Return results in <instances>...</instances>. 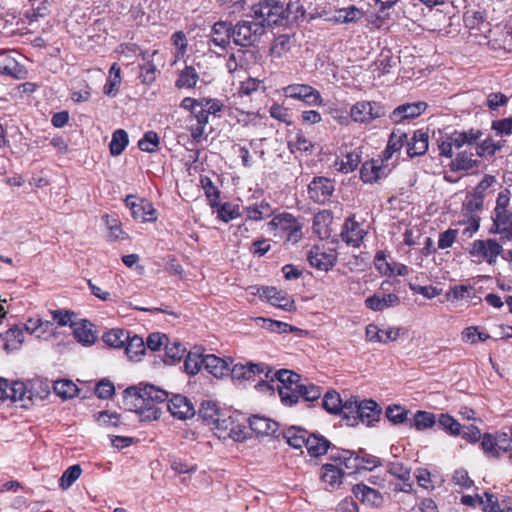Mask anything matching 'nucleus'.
Returning a JSON list of instances; mask_svg holds the SVG:
<instances>
[{"label": "nucleus", "mask_w": 512, "mask_h": 512, "mask_svg": "<svg viewBox=\"0 0 512 512\" xmlns=\"http://www.w3.org/2000/svg\"><path fill=\"white\" fill-rule=\"evenodd\" d=\"M286 9L277 0H262L252 7V20L239 22L235 25L228 38L236 45L250 46L264 34L266 26L278 25L283 22Z\"/></svg>", "instance_id": "nucleus-1"}, {"label": "nucleus", "mask_w": 512, "mask_h": 512, "mask_svg": "<svg viewBox=\"0 0 512 512\" xmlns=\"http://www.w3.org/2000/svg\"><path fill=\"white\" fill-rule=\"evenodd\" d=\"M271 224L274 226L275 235L283 239L285 243H299L304 236L303 223L289 212H282L275 216Z\"/></svg>", "instance_id": "nucleus-2"}, {"label": "nucleus", "mask_w": 512, "mask_h": 512, "mask_svg": "<svg viewBox=\"0 0 512 512\" xmlns=\"http://www.w3.org/2000/svg\"><path fill=\"white\" fill-rule=\"evenodd\" d=\"M387 114V108L380 101L360 100L354 103L350 109L351 120L357 123L369 125L376 119L383 118Z\"/></svg>", "instance_id": "nucleus-3"}, {"label": "nucleus", "mask_w": 512, "mask_h": 512, "mask_svg": "<svg viewBox=\"0 0 512 512\" xmlns=\"http://www.w3.org/2000/svg\"><path fill=\"white\" fill-rule=\"evenodd\" d=\"M126 397L135 398V407L142 408L168 399V392L154 385L131 386L125 390Z\"/></svg>", "instance_id": "nucleus-4"}, {"label": "nucleus", "mask_w": 512, "mask_h": 512, "mask_svg": "<svg viewBox=\"0 0 512 512\" xmlns=\"http://www.w3.org/2000/svg\"><path fill=\"white\" fill-rule=\"evenodd\" d=\"M502 251L503 246L495 238H487L486 240H475L471 243L468 253L478 261H485L493 265Z\"/></svg>", "instance_id": "nucleus-5"}, {"label": "nucleus", "mask_w": 512, "mask_h": 512, "mask_svg": "<svg viewBox=\"0 0 512 512\" xmlns=\"http://www.w3.org/2000/svg\"><path fill=\"white\" fill-rule=\"evenodd\" d=\"M286 98L303 101L308 106H323L322 94L308 84H290L282 88Z\"/></svg>", "instance_id": "nucleus-6"}, {"label": "nucleus", "mask_w": 512, "mask_h": 512, "mask_svg": "<svg viewBox=\"0 0 512 512\" xmlns=\"http://www.w3.org/2000/svg\"><path fill=\"white\" fill-rule=\"evenodd\" d=\"M391 169L388 167L387 160H384L382 153L378 158H373L362 162L360 168V179L364 183L374 184L386 178Z\"/></svg>", "instance_id": "nucleus-7"}, {"label": "nucleus", "mask_w": 512, "mask_h": 512, "mask_svg": "<svg viewBox=\"0 0 512 512\" xmlns=\"http://www.w3.org/2000/svg\"><path fill=\"white\" fill-rule=\"evenodd\" d=\"M335 191V182L329 177L316 176L308 184V195L311 201L318 204H325Z\"/></svg>", "instance_id": "nucleus-8"}, {"label": "nucleus", "mask_w": 512, "mask_h": 512, "mask_svg": "<svg viewBox=\"0 0 512 512\" xmlns=\"http://www.w3.org/2000/svg\"><path fill=\"white\" fill-rule=\"evenodd\" d=\"M227 67L229 70V74L234 78V73H237L238 78H245L244 80H240V85L237 87V93H233L232 98H236V95L240 98L248 97L251 93L255 92L259 88L260 81L253 78L247 77V72L243 67L238 70L237 64L235 62V54H231L227 61Z\"/></svg>", "instance_id": "nucleus-9"}, {"label": "nucleus", "mask_w": 512, "mask_h": 512, "mask_svg": "<svg viewBox=\"0 0 512 512\" xmlns=\"http://www.w3.org/2000/svg\"><path fill=\"white\" fill-rule=\"evenodd\" d=\"M226 370H229V375L233 382L241 383L243 381H254L255 376L263 373L264 368L262 365L252 364V362L234 364L232 358H226Z\"/></svg>", "instance_id": "nucleus-10"}, {"label": "nucleus", "mask_w": 512, "mask_h": 512, "mask_svg": "<svg viewBox=\"0 0 512 512\" xmlns=\"http://www.w3.org/2000/svg\"><path fill=\"white\" fill-rule=\"evenodd\" d=\"M307 259L317 270L329 271L336 264L337 254L335 250L327 249L324 245H313Z\"/></svg>", "instance_id": "nucleus-11"}, {"label": "nucleus", "mask_w": 512, "mask_h": 512, "mask_svg": "<svg viewBox=\"0 0 512 512\" xmlns=\"http://www.w3.org/2000/svg\"><path fill=\"white\" fill-rule=\"evenodd\" d=\"M134 219L142 222H154L157 219V212L153 205L144 199H137L134 195H128L125 199Z\"/></svg>", "instance_id": "nucleus-12"}, {"label": "nucleus", "mask_w": 512, "mask_h": 512, "mask_svg": "<svg viewBox=\"0 0 512 512\" xmlns=\"http://www.w3.org/2000/svg\"><path fill=\"white\" fill-rule=\"evenodd\" d=\"M226 429H229L228 436L235 442L244 441L249 435V417L246 414L234 410L227 418Z\"/></svg>", "instance_id": "nucleus-13"}, {"label": "nucleus", "mask_w": 512, "mask_h": 512, "mask_svg": "<svg viewBox=\"0 0 512 512\" xmlns=\"http://www.w3.org/2000/svg\"><path fill=\"white\" fill-rule=\"evenodd\" d=\"M366 235L367 231L363 229L361 223L357 222L355 215L346 218L340 233L343 242L354 247H359L363 243Z\"/></svg>", "instance_id": "nucleus-14"}, {"label": "nucleus", "mask_w": 512, "mask_h": 512, "mask_svg": "<svg viewBox=\"0 0 512 512\" xmlns=\"http://www.w3.org/2000/svg\"><path fill=\"white\" fill-rule=\"evenodd\" d=\"M486 188L487 184L485 181H481L473 190L468 192L462 202L461 212L480 215L484 208Z\"/></svg>", "instance_id": "nucleus-15"}, {"label": "nucleus", "mask_w": 512, "mask_h": 512, "mask_svg": "<svg viewBox=\"0 0 512 512\" xmlns=\"http://www.w3.org/2000/svg\"><path fill=\"white\" fill-rule=\"evenodd\" d=\"M260 297L267 299L268 303L283 309L284 311H293L295 303L293 298L288 296L287 292L277 290L274 286H264L258 290Z\"/></svg>", "instance_id": "nucleus-16"}, {"label": "nucleus", "mask_w": 512, "mask_h": 512, "mask_svg": "<svg viewBox=\"0 0 512 512\" xmlns=\"http://www.w3.org/2000/svg\"><path fill=\"white\" fill-rule=\"evenodd\" d=\"M344 476L345 471L341 468V465L335 462L322 464L320 479L326 490L334 491L338 489L343 482Z\"/></svg>", "instance_id": "nucleus-17"}, {"label": "nucleus", "mask_w": 512, "mask_h": 512, "mask_svg": "<svg viewBox=\"0 0 512 512\" xmlns=\"http://www.w3.org/2000/svg\"><path fill=\"white\" fill-rule=\"evenodd\" d=\"M491 217L492 225L489 232L492 235H499L502 242H512V210Z\"/></svg>", "instance_id": "nucleus-18"}, {"label": "nucleus", "mask_w": 512, "mask_h": 512, "mask_svg": "<svg viewBox=\"0 0 512 512\" xmlns=\"http://www.w3.org/2000/svg\"><path fill=\"white\" fill-rule=\"evenodd\" d=\"M167 408L173 417L180 420H187L195 415V408L192 402L180 394L173 395L169 399Z\"/></svg>", "instance_id": "nucleus-19"}, {"label": "nucleus", "mask_w": 512, "mask_h": 512, "mask_svg": "<svg viewBox=\"0 0 512 512\" xmlns=\"http://www.w3.org/2000/svg\"><path fill=\"white\" fill-rule=\"evenodd\" d=\"M387 471L391 473L393 477H396L401 482L395 485L394 491H402L411 493L414 491L413 482L411 480V469L406 467L403 462H390L387 465Z\"/></svg>", "instance_id": "nucleus-20"}, {"label": "nucleus", "mask_w": 512, "mask_h": 512, "mask_svg": "<svg viewBox=\"0 0 512 512\" xmlns=\"http://www.w3.org/2000/svg\"><path fill=\"white\" fill-rule=\"evenodd\" d=\"M332 462L344 467L348 473L359 471V452L335 447L329 455Z\"/></svg>", "instance_id": "nucleus-21"}, {"label": "nucleus", "mask_w": 512, "mask_h": 512, "mask_svg": "<svg viewBox=\"0 0 512 512\" xmlns=\"http://www.w3.org/2000/svg\"><path fill=\"white\" fill-rule=\"evenodd\" d=\"M305 448L310 457L318 458L327 455L329 450L330 453H332V449H334L335 446L322 434L309 432Z\"/></svg>", "instance_id": "nucleus-22"}, {"label": "nucleus", "mask_w": 512, "mask_h": 512, "mask_svg": "<svg viewBox=\"0 0 512 512\" xmlns=\"http://www.w3.org/2000/svg\"><path fill=\"white\" fill-rule=\"evenodd\" d=\"M427 108V104L423 101L411 102L410 104L399 105L394 108L390 114L392 122L399 123L406 119H415L423 114Z\"/></svg>", "instance_id": "nucleus-23"}, {"label": "nucleus", "mask_w": 512, "mask_h": 512, "mask_svg": "<svg viewBox=\"0 0 512 512\" xmlns=\"http://www.w3.org/2000/svg\"><path fill=\"white\" fill-rule=\"evenodd\" d=\"M365 334L368 341L387 343L398 340L404 332L399 327H388L381 330L377 325L369 324L365 329Z\"/></svg>", "instance_id": "nucleus-24"}, {"label": "nucleus", "mask_w": 512, "mask_h": 512, "mask_svg": "<svg viewBox=\"0 0 512 512\" xmlns=\"http://www.w3.org/2000/svg\"><path fill=\"white\" fill-rule=\"evenodd\" d=\"M407 154L410 157L423 155L429 149V133L423 129H416L411 138L408 136Z\"/></svg>", "instance_id": "nucleus-25"}, {"label": "nucleus", "mask_w": 512, "mask_h": 512, "mask_svg": "<svg viewBox=\"0 0 512 512\" xmlns=\"http://www.w3.org/2000/svg\"><path fill=\"white\" fill-rule=\"evenodd\" d=\"M249 428L258 436H273L279 429V424L269 417L253 415L249 417Z\"/></svg>", "instance_id": "nucleus-26"}, {"label": "nucleus", "mask_w": 512, "mask_h": 512, "mask_svg": "<svg viewBox=\"0 0 512 512\" xmlns=\"http://www.w3.org/2000/svg\"><path fill=\"white\" fill-rule=\"evenodd\" d=\"M407 142L408 134L401 129H394L389 135L386 148L381 151L384 160H391L394 154L399 153L407 145Z\"/></svg>", "instance_id": "nucleus-27"}, {"label": "nucleus", "mask_w": 512, "mask_h": 512, "mask_svg": "<svg viewBox=\"0 0 512 512\" xmlns=\"http://www.w3.org/2000/svg\"><path fill=\"white\" fill-rule=\"evenodd\" d=\"M481 135L480 129L471 128L468 131H457L455 129L450 133L452 152L454 153V149H460L464 145H472V143L481 139Z\"/></svg>", "instance_id": "nucleus-28"}, {"label": "nucleus", "mask_w": 512, "mask_h": 512, "mask_svg": "<svg viewBox=\"0 0 512 512\" xmlns=\"http://www.w3.org/2000/svg\"><path fill=\"white\" fill-rule=\"evenodd\" d=\"M381 408L374 400H360L359 423L373 425L379 421Z\"/></svg>", "instance_id": "nucleus-29"}, {"label": "nucleus", "mask_w": 512, "mask_h": 512, "mask_svg": "<svg viewBox=\"0 0 512 512\" xmlns=\"http://www.w3.org/2000/svg\"><path fill=\"white\" fill-rule=\"evenodd\" d=\"M2 349L6 352L18 350L24 342V330L19 326H14L7 330L4 335H0Z\"/></svg>", "instance_id": "nucleus-30"}, {"label": "nucleus", "mask_w": 512, "mask_h": 512, "mask_svg": "<svg viewBox=\"0 0 512 512\" xmlns=\"http://www.w3.org/2000/svg\"><path fill=\"white\" fill-rule=\"evenodd\" d=\"M199 415L212 430L221 429L220 410L213 401H204L199 409Z\"/></svg>", "instance_id": "nucleus-31"}, {"label": "nucleus", "mask_w": 512, "mask_h": 512, "mask_svg": "<svg viewBox=\"0 0 512 512\" xmlns=\"http://www.w3.org/2000/svg\"><path fill=\"white\" fill-rule=\"evenodd\" d=\"M399 296L396 293L383 294L382 297L379 294H373L372 296L365 299V306L372 311L379 312L383 311L388 307L396 306L399 304Z\"/></svg>", "instance_id": "nucleus-32"}, {"label": "nucleus", "mask_w": 512, "mask_h": 512, "mask_svg": "<svg viewBox=\"0 0 512 512\" xmlns=\"http://www.w3.org/2000/svg\"><path fill=\"white\" fill-rule=\"evenodd\" d=\"M334 221L333 212L331 210H321L313 217V230L320 238H328L330 236V225Z\"/></svg>", "instance_id": "nucleus-33"}, {"label": "nucleus", "mask_w": 512, "mask_h": 512, "mask_svg": "<svg viewBox=\"0 0 512 512\" xmlns=\"http://www.w3.org/2000/svg\"><path fill=\"white\" fill-rule=\"evenodd\" d=\"M75 339L84 346H90L95 343L97 336L92 329V324L87 320L79 323H71Z\"/></svg>", "instance_id": "nucleus-34"}, {"label": "nucleus", "mask_w": 512, "mask_h": 512, "mask_svg": "<svg viewBox=\"0 0 512 512\" xmlns=\"http://www.w3.org/2000/svg\"><path fill=\"white\" fill-rule=\"evenodd\" d=\"M361 162L362 152L360 149H355L336 160L334 165L340 173L349 174L356 170Z\"/></svg>", "instance_id": "nucleus-35"}, {"label": "nucleus", "mask_w": 512, "mask_h": 512, "mask_svg": "<svg viewBox=\"0 0 512 512\" xmlns=\"http://www.w3.org/2000/svg\"><path fill=\"white\" fill-rule=\"evenodd\" d=\"M203 188L205 190V194L209 199L210 205L214 208L213 213L216 214V217L219 220L224 221V204H220V191L213 185L209 178H204L201 180Z\"/></svg>", "instance_id": "nucleus-36"}, {"label": "nucleus", "mask_w": 512, "mask_h": 512, "mask_svg": "<svg viewBox=\"0 0 512 512\" xmlns=\"http://www.w3.org/2000/svg\"><path fill=\"white\" fill-rule=\"evenodd\" d=\"M209 50L218 57L224 52V21L216 22L212 28L208 40Z\"/></svg>", "instance_id": "nucleus-37"}, {"label": "nucleus", "mask_w": 512, "mask_h": 512, "mask_svg": "<svg viewBox=\"0 0 512 512\" xmlns=\"http://www.w3.org/2000/svg\"><path fill=\"white\" fill-rule=\"evenodd\" d=\"M8 400L11 402H23V406H26V402L32 401V392L27 389L26 384L22 381H8Z\"/></svg>", "instance_id": "nucleus-38"}, {"label": "nucleus", "mask_w": 512, "mask_h": 512, "mask_svg": "<svg viewBox=\"0 0 512 512\" xmlns=\"http://www.w3.org/2000/svg\"><path fill=\"white\" fill-rule=\"evenodd\" d=\"M352 491L355 497L361 500L362 503L378 506L382 501L380 492L373 488H369V486L366 484H355L352 488Z\"/></svg>", "instance_id": "nucleus-39"}, {"label": "nucleus", "mask_w": 512, "mask_h": 512, "mask_svg": "<svg viewBox=\"0 0 512 512\" xmlns=\"http://www.w3.org/2000/svg\"><path fill=\"white\" fill-rule=\"evenodd\" d=\"M359 407L360 400L358 398H351L342 402L340 414L350 427H356L359 424Z\"/></svg>", "instance_id": "nucleus-40"}, {"label": "nucleus", "mask_w": 512, "mask_h": 512, "mask_svg": "<svg viewBox=\"0 0 512 512\" xmlns=\"http://www.w3.org/2000/svg\"><path fill=\"white\" fill-rule=\"evenodd\" d=\"M52 328L53 323L48 320H42L41 318H29L22 329L30 335L42 338L45 334H50L52 332Z\"/></svg>", "instance_id": "nucleus-41"}, {"label": "nucleus", "mask_w": 512, "mask_h": 512, "mask_svg": "<svg viewBox=\"0 0 512 512\" xmlns=\"http://www.w3.org/2000/svg\"><path fill=\"white\" fill-rule=\"evenodd\" d=\"M308 430L301 427L292 426L284 430L283 436L287 443L294 449L304 448L308 441Z\"/></svg>", "instance_id": "nucleus-42"}, {"label": "nucleus", "mask_w": 512, "mask_h": 512, "mask_svg": "<svg viewBox=\"0 0 512 512\" xmlns=\"http://www.w3.org/2000/svg\"><path fill=\"white\" fill-rule=\"evenodd\" d=\"M374 65L378 75H384L390 73L392 68L397 65V58L390 49H384L378 55Z\"/></svg>", "instance_id": "nucleus-43"}, {"label": "nucleus", "mask_w": 512, "mask_h": 512, "mask_svg": "<svg viewBox=\"0 0 512 512\" xmlns=\"http://www.w3.org/2000/svg\"><path fill=\"white\" fill-rule=\"evenodd\" d=\"M280 400L286 405H293L299 402L301 395V380L290 386H277Z\"/></svg>", "instance_id": "nucleus-44"}, {"label": "nucleus", "mask_w": 512, "mask_h": 512, "mask_svg": "<svg viewBox=\"0 0 512 512\" xmlns=\"http://www.w3.org/2000/svg\"><path fill=\"white\" fill-rule=\"evenodd\" d=\"M246 217L252 221H262V219L269 218L273 215V209L269 202L262 201L256 203L251 207L244 208Z\"/></svg>", "instance_id": "nucleus-45"}, {"label": "nucleus", "mask_w": 512, "mask_h": 512, "mask_svg": "<svg viewBox=\"0 0 512 512\" xmlns=\"http://www.w3.org/2000/svg\"><path fill=\"white\" fill-rule=\"evenodd\" d=\"M457 225H464L465 228L462 230V235L471 237L480 229L481 217L480 215L465 214V212H461Z\"/></svg>", "instance_id": "nucleus-46"}, {"label": "nucleus", "mask_w": 512, "mask_h": 512, "mask_svg": "<svg viewBox=\"0 0 512 512\" xmlns=\"http://www.w3.org/2000/svg\"><path fill=\"white\" fill-rule=\"evenodd\" d=\"M491 338L490 334L480 330L479 326H468L461 331V339L469 345H476Z\"/></svg>", "instance_id": "nucleus-47"}, {"label": "nucleus", "mask_w": 512, "mask_h": 512, "mask_svg": "<svg viewBox=\"0 0 512 512\" xmlns=\"http://www.w3.org/2000/svg\"><path fill=\"white\" fill-rule=\"evenodd\" d=\"M146 349L143 339L137 335L129 336L125 343V354L132 361H138L139 357L144 354Z\"/></svg>", "instance_id": "nucleus-48"}, {"label": "nucleus", "mask_w": 512, "mask_h": 512, "mask_svg": "<svg viewBox=\"0 0 512 512\" xmlns=\"http://www.w3.org/2000/svg\"><path fill=\"white\" fill-rule=\"evenodd\" d=\"M438 424L445 433L450 436H460L462 434L463 426L450 414H440L438 418Z\"/></svg>", "instance_id": "nucleus-49"}, {"label": "nucleus", "mask_w": 512, "mask_h": 512, "mask_svg": "<svg viewBox=\"0 0 512 512\" xmlns=\"http://www.w3.org/2000/svg\"><path fill=\"white\" fill-rule=\"evenodd\" d=\"M498 437L490 433L481 434L480 449L488 457L499 458L500 447L498 445Z\"/></svg>", "instance_id": "nucleus-50"}, {"label": "nucleus", "mask_w": 512, "mask_h": 512, "mask_svg": "<svg viewBox=\"0 0 512 512\" xmlns=\"http://www.w3.org/2000/svg\"><path fill=\"white\" fill-rule=\"evenodd\" d=\"M202 367L218 379L224 377V359L213 354L204 355V364Z\"/></svg>", "instance_id": "nucleus-51"}, {"label": "nucleus", "mask_w": 512, "mask_h": 512, "mask_svg": "<svg viewBox=\"0 0 512 512\" xmlns=\"http://www.w3.org/2000/svg\"><path fill=\"white\" fill-rule=\"evenodd\" d=\"M129 143L128 134L123 129H117L112 134V139L109 144L110 153L113 156L120 155Z\"/></svg>", "instance_id": "nucleus-52"}, {"label": "nucleus", "mask_w": 512, "mask_h": 512, "mask_svg": "<svg viewBox=\"0 0 512 512\" xmlns=\"http://www.w3.org/2000/svg\"><path fill=\"white\" fill-rule=\"evenodd\" d=\"M103 341L113 348H121L129 339V334L122 329H111L102 336Z\"/></svg>", "instance_id": "nucleus-53"}, {"label": "nucleus", "mask_w": 512, "mask_h": 512, "mask_svg": "<svg viewBox=\"0 0 512 512\" xmlns=\"http://www.w3.org/2000/svg\"><path fill=\"white\" fill-rule=\"evenodd\" d=\"M291 49V38L287 35H280L274 38L269 49V56L272 58H281Z\"/></svg>", "instance_id": "nucleus-54"}, {"label": "nucleus", "mask_w": 512, "mask_h": 512, "mask_svg": "<svg viewBox=\"0 0 512 512\" xmlns=\"http://www.w3.org/2000/svg\"><path fill=\"white\" fill-rule=\"evenodd\" d=\"M475 295V288L472 285H454L445 294L448 301L471 299Z\"/></svg>", "instance_id": "nucleus-55"}, {"label": "nucleus", "mask_w": 512, "mask_h": 512, "mask_svg": "<svg viewBox=\"0 0 512 512\" xmlns=\"http://www.w3.org/2000/svg\"><path fill=\"white\" fill-rule=\"evenodd\" d=\"M199 79V75L196 69L192 66H186L178 76L176 80V86L178 88H193Z\"/></svg>", "instance_id": "nucleus-56"}, {"label": "nucleus", "mask_w": 512, "mask_h": 512, "mask_svg": "<svg viewBox=\"0 0 512 512\" xmlns=\"http://www.w3.org/2000/svg\"><path fill=\"white\" fill-rule=\"evenodd\" d=\"M322 407L330 414H341V395L335 390L325 393L322 397Z\"/></svg>", "instance_id": "nucleus-57"}, {"label": "nucleus", "mask_w": 512, "mask_h": 512, "mask_svg": "<svg viewBox=\"0 0 512 512\" xmlns=\"http://www.w3.org/2000/svg\"><path fill=\"white\" fill-rule=\"evenodd\" d=\"M505 146V141H494L492 138H486L476 146V154L480 157H492L496 151Z\"/></svg>", "instance_id": "nucleus-58"}, {"label": "nucleus", "mask_w": 512, "mask_h": 512, "mask_svg": "<svg viewBox=\"0 0 512 512\" xmlns=\"http://www.w3.org/2000/svg\"><path fill=\"white\" fill-rule=\"evenodd\" d=\"M414 427L417 430H426L433 428L438 422L434 413L426 412V410H417L414 414Z\"/></svg>", "instance_id": "nucleus-59"}, {"label": "nucleus", "mask_w": 512, "mask_h": 512, "mask_svg": "<svg viewBox=\"0 0 512 512\" xmlns=\"http://www.w3.org/2000/svg\"><path fill=\"white\" fill-rule=\"evenodd\" d=\"M269 115L271 118L283 122L286 126H292L293 124L292 114L289 108L278 104V102H274V104L269 107Z\"/></svg>", "instance_id": "nucleus-60"}, {"label": "nucleus", "mask_w": 512, "mask_h": 512, "mask_svg": "<svg viewBox=\"0 0 512 512\" xmlns=\"http://www.w3.org/2000/svg\"><path fill=\"white\" fill-rule=\"evenodd\" d=\"M204 364V356L197 352H189L184 360V369L189 375H196Z\"/></svg>", "instance_id": "nucleus-61"}, {"label": "nucleus", "mask_w": 512, "mask_h": 512, "mask_svg": "<svg viewBox=\"0 0 512 512\" xmlns=\"http://www.w3.org/2000/svg\"><path fill=\"white\" fill-rule=\"evenodd\" d=\"M476 165L477 161L473 159V154L461 152L451 161L450 167L454 170H470L475 168Z\"/></svg>", "instance_id": "nucleus-62"}, {"label": "nucleus", "mask_w": 512, "mask_h": 512, "mask_svg": "<svg viewBox=\"0 0 512 512\" xmlns=\"http://www.w3.org/2000/svg\"><path fill=\"white\" fill-rule=\"evenodd\" d=\"M483 497V503H480L482 510L485 512H504L503 498L498 499L493 492L485 491Z\"/></svg>", "instance_id": "nucleus-63"}, {"label": "nucleus", "mask_w": 512, "mask_h": 512, "mask_svg": "<svg viewBox=\"0 0 512 512\" xmlns=\"http://www.w3.org/2000/svg\"><path fill=\"white\" fill-rule=\"evenodd\" d=\"M160 138L155 131H147L138 141V147L143 152L153 153L158 149Z\"/></svg>", "instance_id": "nucleus-64"}]
</instances>
